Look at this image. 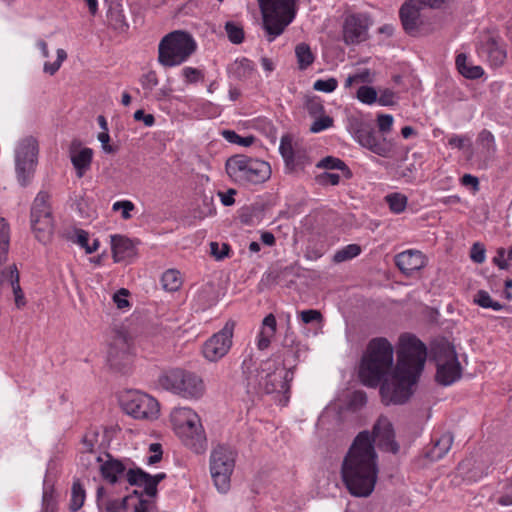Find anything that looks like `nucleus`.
Listing matches in <instances>:
<instances>
[{
	"label": "nucleus",
	"instance_id": "35",
	"mask_svg": "<svg viewBox=\"0 0 512 512\" xmlns=\"http://www.w3.org/2000/svg\"><path fill=\"white\" fill-rule=\"evenodd\" d=\"M9 243V225L4 218L0 217V265L8 258Z\"/></svg>",
	"mask_w": 512,
	"mask_h": 512
},
{
	"label": "nucleus",
	"instance_id": "50",
	"mask_svg": "<svg viewBox=\"0 0 512 512\" xmlns=\"http://www.w3.org/2000/svg\"><path fill=\"white\" fill-rule=\"evenodd\" d=\"M357 98L362 103L371 105L377 101V91L371 86H361L357 91Z\"/></svg>",
	"mask_w": 512,
	"mask_h": 512
},
{
	"label": "nucleus",
	"instance_id": "33",
	"mask_svg": "<svg viewBox=\"0 0 512 512\" xmlns=\"http://www.w3.org/2000/svg\"><path fill=\"white\" fill-rule=\"evenodd\" d=\"M86 492L79 479L74 480L71 488L70 511L77 512L84 504Z\"/></svg>",
	"mask_w": 512,
	"mask_h": 512
},
{
	"label": "nucleus",
	"instance_id": "19",
	"mask_svg": "<svg viewBox=\"0 0 512 512\" xmlns=\"http://www.w3.org/2000/svg\"><path fill=\"white\" fill-rule=\"evenodd\" d=\"M423 8L415 0H406L399 11L400 20L406 33L416 36L423 24L421 11Z\"/></svg>",
	"mask_w": 512,
	"mask_h": 512
},
{
	"label": "nucleus",
	"instance_id": "52",
	"mask_svg": "<svg viewBox=\"0 0 512 512\" xmlns=\"http://www.w3.org/2000/svg\"><path fill=\"white\" fill-rule=\"evenodd\" d=\"M333 118L328 115H319L318 118L312 123L310 131L318 133L333 126Z\"/></svg>",
	"mask_w": 512,
	"mask_h": 512
},
{
	"label": "nucleus",
	"instance_id": "51",
	"mask_svg": "<svg viewBox=\"0 0 512 512\" xmlns=\"http://www.w3.org/2000/svg\"><path fill=\"white\" fill-rule=\"evenodd\" d=\"M479 144L486 149L488 153L496 150L495 139L493 134L488 130H482L478 135Z\"/></svg>",
	"mask_w": 512,
	"mask_h": 512
},
{
	"label": "nucleus",
	"instance_id": "3",
	"mask_svg": "<svg viewBox=\"0 0 512 512\" xmlns=\"http://www.w3.org/2000/svg\"><path fill=\"white\" fill-rule=\"evenodd\" d=\"M393 363L394 348L392 344L384 337L371 339L359 367L361 382L368 387H377L382 379L392 371Z\"/></svg>",
	"mask_w": 512,
	"mask_h": 512
},
{
	"label": "nucleus",
	"instance_id": "61",
	"mask_svg": "<svg viewBox=\"0 0 512 512\" xmlns=\"http://www.w3.org/2000/svg\"><path fill=\"white\" fill-rule=\"evenodd\" d=\"M485 252V247L482 244L474 243L470 251V257L475 263L481 264L485 261Z\"/></svg>",
	"mask_w": 512,
	"mask_h": 512
},
{
	"label": "nucleus",
	"instance_id": "11",
	"mask_svg": "<svg viewBox=\"0 0 512 512\" xmlns=\"http://www.w3.org/2000/svg\"><path fill=\"white\" fill-rule=\"evenodd\" d=\"M349 129L362 147L381 157L390 155L392 144L386 138L379 140L371 123L354 118L350 121Z\"/></svg>",
	"mask_w": 512,
	"mask_h": 512
},
{
	"label": "nucleus",
	"instance_id": "15",
	"mask_svg": "<svg viewBox=\"0 0 512 512\" xmlns=\"http://www.w3.org/2000/svg\"><path fill=\"white\" fill-rule=\"evenodd\" d=\"M264 366L256 375L259 390L266 394L287 391L289 389L288 371L271 362H266Z\"/></svg>",
	"mask_w": 512,
	"mask_h": 512
},
{
	"label": "nucleus",
	"instance_id": "64",
	"mask_svg": "<svg viewBox=\"0 0 512 512\" xmlns=\"http://www.w3.org/2000/svg\"><path fill=\"white\" fill-rule=\"evenodd\" d=\"M129 295V291L125 288H121L113 296V301L119 309H123L129 306V302L126 297Z\"/></svg>",
	"mask_w": 512,
	"mask_h": 512
},
{
	"label": "nucleus",
	"instance_id": "22",
	"mask_svg": "<svg viewBox=\"0 0 512 512\" xmlns=\"http://www.w3.org/2000/svg\"><path fill=\"white\" fill-rule=\"evenodd\" d=\"M112 254L115 262H121L133 258L136 255L135 244L129 238L122 235L111 236Z\"/></svg>",
	"mask_w": 512,
	"mask_h": 512
},
{
	"label": "nucleus",
	"instance_id": "2",
	"mask_svg": "<svg viewBox=\"0 0 512 512\" xmlns=\"http://www.w3.org/2000/svg\"><path fill=\"white\" fill-rule=\"evenodd\" d=\"M341 479L348 492L359 498L370 496L378 480V455L367 430L354 438L341 464Z\"/></svg>",
	"mask_w": 512,
	"mask_h": 512
},
{
	"label": "nucleus",
	"instance_id": "37",
	"mask_svg": "<svg viewBox=\"0 0 512 512\" xmlns=\"http://www.w3.org/2000/svg\"><path fill=\"white\" fill-rule=\"evenodd\" d=\"M318 168H324L328 170L338 169L341 170L346 178L352 177V172L349 167L339 158L333 156H327L323 158L318 164Z\"/></svg>",
	"mask_w": 512,
	"mask_h": 512
},
{
	"label": "nucleus",
	"instance_id": "23",
	"mask_svg": "<svg viewBox=\"0 0 512 512\" xmlns=\"http://www.w3.org/2000/svg\"><path fill=\"white\" fill-rule=\"evenodd\" d=\"M462 368L458 358L448 362H441L437 364L436 381L443 385L448 386L460 379Z\"/></svg>",
	"mask_w": 512,
	"mask_h": 512
},
{
	"label": "nucleus",
	"instance_id": "41",
	"mask_svg": "<svg viewBox=\"0 0 512 512\" xmlns=\"http://www.w3.org/2000/svg\"><path fill=\"white\" fill-rule=\"evenodd\" d=\"M361 246L358 244H349L338 250L333 256V262L342 263L357 257L361 253Z\"/></svg>",
	"mask_w": 512,
	"mask_h": 512
},
{
	"label": "nucleus",
	"instance_id": "17",
	"mask_svg": "<svg viewBox=\"0 0 512 512\" xmlns=\"http://www.w3.org/2000/svg\"><path fill=\"white\" fill-rule=\"evenodd\" d=\"M369 18L364 14H351L343 24V41L356 45L368 39Z\"/></svg>",
	"mask_w": 512,
	"mask_h": 512
},
{
	"label": "nucleus",
	"instance_id": "8",
	"mask_svg": "<svg viewBox=\"0 0 512 512\" xmlns=\"http://www.w3.org/2000/svg\"><path fill=\"white\" fill-rule=\"evenodd\" d=\"M159 385L185 399H198L204 394V383L196 374L175 368L165 371L158 378Z\"/></svg>",
	"mask_w": 512,
	"mask_h": 512
},
{
	"label": "nucleus",
	"instance_id": "43",
	"mask_svg": "<svg viewBox=\"0 0 512 512\" xmlns=\"http://www.w3.org/2000/svg\"><path fill=\"white\" fill-rule=\"evenodd\" d=\"M254 72V64L248 58L236 60L233 66V73L239 79L249 78Z\"/></svg>",
	"mask_w": 512,
	"mask_h": 512
},
{
	"label": "nucleus",
	"instance_id": "42",
	"mask_svg": "<svg viewBox=\"0 0 512 512\" xmlns=\"http://www.w3.org/2000/svg\"><path fill=\"white\" fill-rule=\"evenodd\" d=\"M473 302L482 308H490L495 311H499L504 307L500 302L493 300L490 294L485 290H479L475 294Z\"/></svg>",
	"mask_w": 512,
	"mask_h": 512
},
{
	"label": "nucleus",
	"instance_id": "26",
	"mask_svg": "<svg viewBox=\"0 0 512 512\" xmlns=\"http://www.w3.org/2000/svg\"><path fill=\"white\" fill-rule=\"evenodd\" d=\"M431 353L436 365L457 359L455 347L446 339L434 341L431 345Z\"/></svg>",
	"mask_w": 512,
	"mask_h": 512
},
{
	"label": "nucleus",
	"instance_id": "49",
	"mask_svg": "<svg viewBox=\"0 0 512 512\" xmlns=\"http://www.w3.org/2000/svg\"><path fill=\"white\" fill-rule=\"evenodd\" d=\"M296 344V336L293 332H287L282 341V346L284 349H287L281 353V357H283V361H286V357L291 354L293 357L298 355V350L294 349Z\"/></svg>",
	"mask_w": 512,
	"mask_h": 512
},
{
	"label": "nucleus",
	"instance_id": "14",
	"mask_svg": "<svg viewBox=\"0 0 512 512\" xmlns=\"http://www.w3.org/2000/svg\"><path fill=\"white\" fill-rule=\"evenodd\" d=\"M235 322L228 320L223 328L213 334L203 345V356L210 362L223 358L232 346Z\"/></svg>",
	"mask_w": 512,
	"mask_h": 512
},
{
	"label": "nucleus",
	"instance_id": "5",
	"mask_svg": "<svg viewBox=\"0 0 512 512\" xmlns=\"http://www.w3.org/2000/svg\"><path fill=\"white\" fill-rule=\"evenodd\" d=\"M170 420L176 434L185 446L196 453L206 448V436L199 416L190 408L178 407L173 409Z\"/></svg>",
	"mask_w": 512,
	"mask_h": 512
},
{
	"label": "nucleus",
	"instance_id": "36",
	"mask_svg": "<svg viewBox=\"0 0 512 512\" xmlns=\"http://www.w3.org/2000/svg\"><path fill=\"white\" fill-rule=\"evenodd\" d=\"M161 282L163 289L169 292L177 291L182 285L180 273L174 269H169L164 272L161 278Z\"/></svg>",
	"mask_w": 512,
	"mask_h": 512
},
{
	"label": "nucleus",
	"instance_id": "27",
	"mask_svg": "<svg viewBox=\"0 0 512 512\" xmlns=\"http://www.w3.org/2000/svg\"><path fill=\"white\" fill-rule=\"evenodd\" d=\"M277 322L275 316L270 313L264 317L262 328L258 335L257 347L259 350H265L269 347L271 339L276 333Z\"/></svg>",
	"mask_w": 512,
	"mask_h": 512
},
{
	"label": "nucleus",
	"instance_id": "16",
	"mask_svg": "<svg viewBox=\"0 0 512 512\" xmlns=\"http://www.w3.org/2000/svg\"><path fill=\"white\" fill-rule=\"evenodd\" d=\"M478 52L485 56L494 67H500L507 58L506 47L502 39L490 32H484L481 35Z\"/></svg>",
	"mask_w": 512,
	"mask_h": 512
},
{
	"label": "nucleus",
	"instance_id": "29",
	"mask_svg": "<svg viewBox=\"0 0 512 512\" xmlns=\"http://www.w3.org/2000/svg\"><path fill=\"white\" fill-rule=\"evenodd\" d=\"M117 360L116 362L112 361L111 359V349L108 350V363L110 367L120 373H127L130 370V367L133 362V351H118L117 353Z\"/></svg>",
	"mask_w": 512,
	"mask_h": 512
},
{
	"label": "nucleus",
	"instance_id": "57",
	"mask_svg": "<svg viewBox=\"0 0 512 512\" xmlns=\"http://www.w3.org/2000/svg\"><path fill=\"white\" fill-rule=\"evenodd\" d=\"M142 477H146L148 479H151V484L148 487V496L155 497L157 495V486L158 484L163 481L166 478L165 473H158L156 475L151 474H140Z\"/></svg>",
	"mask_w": 512,
	"mask_h": 512
},
{
	"label": "nucleus",
	"instance_id": "53",
	"mask_svg": "<svg viewBox=\"0 0 512 512\" xmlns=\"http://www.w3.org/2000/svg\"><path fill=\"white\" fill-rule=\"evenodd\" d=\"M67 58V53L64 49H58L57 50V60L53 63L46 62L44 64V72L54 75L59 68L61 67V64L64 60Z\"/></svg>",
	"mask_w": 512,
	"mask_h": 512
},
{
	"label": "nucleus",
	"instance_id": "9",
	"mask_svg": "<svg viewBox=\"0 0 512 512\" xmlns=\"http://www.w3.org/2000/svg\"><path fill=\"white\" fill-rule=\"evenodd\" d=\"M236 452L226 445H217L210 455V473L221 493L230 489V478L235 467Z\"/></svg>",
	"mask_w": 512,
	"mask_h": 512
},
{
	"label": "nucleus",
	"instance_id": "48",
	"mask_svg": "<svg viewBox=\"0 0 512 512\" xmlns=\"http://www.w3.org/2000/svg\"><path fill=\"white\" fill-rule=\"evenodd\" d=\"M222 135L230 143L238 144L244 147L250 146L255 140L253 136L241 137L233 130H224Z\"/></svg>",
	"mask_w": 512,
	"mask_h": 512
},
{
	"label": "nucleus",
	"instance_id": "4",
	"mask_svg": "<svg viewBox=\"0 0 512 512\" xmlns=\"http://www.w3.org/2000/svg\"><path fill=\"white\" fill-rule=\"evenodd\" d=\"M228 176L240 185L261 184L271 177L268 162L243 154L229 157L225 163Z\"/></svg>",
	"mask_w": 512,
	"mask_h": 512
},
{
	"label": "nucleus",
	"instance_id": "47",
	"mask_svg": "<svg viewBox=\"0 0 512 512\" xmlns=\"http://www.w3.org/2000/svg\"><path fill=\"white\" fill-rule=\"evenodd\" d=\"M76 238H77V240H76L77 244H79L82 248H84L85 252L87 254H91V253L95 252L99 247V241L97 239H95L93 241L92 245H89V243H88L89 234L85 230H82V229L76 230Z\"/></svg>",
	"mask_w": 512,
	"mask_h": 512
},
{
	"label": "nucleus",
	"instance_id": "10",
	"mask_svg": "<svg viewBox=\"0 0 512 512\" xmlns=\"http://www.w3.org/2000/svg\"><path fill=\"white\" fill-rule=\"evenodd\" d=\"M49 199V194L41 191L34 199L31 207V228L36 239L43 244L51 240L54 232V218Z\"/></svg>",
	"mask_w": 512,
	"mask_h": 512
},
{
	"label": "nucleus",
	"instance_id": "63",
	"mask_svg": "<svg viewBox=\"0 0 512 512\" xmlns=\"http://www.w3.org/2000/svg\"><path fill=\"white\" fill-rule=\"evenodd\" d=\"M395 96L394 91L390 89H384L381 91L380 96L377 97V101L381 106H392L395 104Z\"/></svg>",
	"mask_w": 512,
	"mask_h": 512
},
{
	"label": "nucleus",
	"instance_id": "12",
	"mask_svg": "<svg viewBox=\"0 0 512 512\" xmlns=\"http://www.w3.org/2000/svg\"><path fill=\"white\" fill-rule=\"evenodd\" d=\"M121 404L123 410L135 419L154 420L159 415L157 400L139 391H128Z\"/></svg>",
	"mask_w": 512,
	"mask_h": 512
},
{
	"label": "nucleus",
	"instance_id": "56",
	"mask_svg": "<svg viewBox=\"0 0 512 512\" xmlns=\"http://www.w3.org/2000/svg\"><path fill=\"white\" fill-rule=\"evenodd\" d=\"M337 86H338V81L335 78L331 77L326 80H322V79L317 80L314 83L313 88L316 91L331 93L337 88Z\"/></svg>",
	"mask_w": 512,
	"mask_h": 512
},
{
	"label": "nucleus",
	"instance_id": "28",
	"mask_svg": "<svg viewBox=\"0 0 512 512\" xmlns=\"http://www.w3.org/2000/svg\"><path fill=\"white\" fill-rule=\"evenodd\" d=\"M453 435L450 432H446L436 440L434 446L427 452V457L432 461L442 459L450 450L453 443Z\"/></svg>",
	"mask_w": 512,
	"mask_h": 512
},
{
	"label": "nucleus",
	"instance_id": "25",
	"mask_svg": "<svg viewBox=\"0 0 512 512\" xmlns=\"http://www.w3.org/2000/svg\"><path fill=\"white\" fill-rule=\"evenodd\" d=\"M111 349V359L116 362L118 351H133V339L124 328L114 329L111 342L109 345Z\"/></svg>",
	"mask_w": 512,
	"mask_h": 512
},
{
	"label": "nucleus",
	"instance_id": "54",
	"mask_svg": "<svg viewBox=\"0 0 512 512\" xmlns=\"http://www.w3.org/2000/svg\"><path fill=\"white\" fill-rule=\"evenodd\" d=\"M159 83L157 73L150 70L140 78V84L144 90L152 91Z\"/></svg>",
	"mask_w": 512,
	"mask_h": 512
},
{
	"label": "nucleus",
	"instance_id": "59",
	"mask_svg": "<svg viewBox=\"0 0 512 512\" xmlns=\"http://www.w3.org/2000/svg\"><path fill=\"white\" fill-rule=\"evenodd\" d=\"M182 75L189 84L203 80L204 76L201 70L193 67H185L182 69Z\"/></svg>",
	"mask_w": 512,
	"mask_h": 512
},
{
	"label": "nucleus",
	"instance_id": "55",
	"mask_svg": "<svg viewBox=\"0 0 512 512\" xmlns=\"http://www.w3.org/2000/svg\"><path fill=\"white\" fill-rule=\"evenodd\" d=\"M99 433L96 429L88 430L82 438V444L86 452H93L95 445L98 443Z\"/></svg>",
	"mask_w": 512,
	"mask_h": 512
},
{
	"label": "nucleus",
	"instance_id": "13",
	"mask_svg": "<svg viewBox=\"0 0 512 512\" xmlns=\"http://www.w3.org/2000/svg\"><path fill=\"white\" fill-rule=\"evenodd\" d=\"M38 142L33 137L23 139L15 155L16 171L18 181L22 186H26L34 173L37 164Z\"/></svg>",
	"mask_w": 512,
	"mask_h": 512
},
{
	"label": "nucleus",
	"instance_id": "58",
	"mask_svg": "<svg viewBox=\"0 0 512 512\" xmlns=\"http://www.w3.org/2000/svg\"><path fill=\"white\" fill-rule=\"evenodd\" d=\"M394 118L390 114H379L377 116V125L379 132L387 134L391 131Z\"/></svg>",
	"mask_w": 512,
	"mask_h": 512
},
{
	"label": "nucleus",
	"instance_id": "46",
	"mask_svg": "<svg viewBox=\"0 0 512 512\" xmlns=\"http://www.w3.org/2000/svg\"><path fill=\"white\" fill-rule=\"evenodd\" d=\"M225 30L228 36V39L234 44H240L244 40V30L243 28L234 23L227 22L225 25Z\"/></svg>",
	"mask_w": 512,
	"mask_h": 512
},
{
	"label": "nucleus",
	"instance_id": "45",
	"mask_svg": "<svg viewBox=\"0 0 512 512\" xmlns=\"http://www.w3.org/2000/svg\"><path fill=\"white\" fill-rule=\"evenodd\" d=\"M305 108L312 117H318L324 114L323 103L317 96H307L305 99Z\"/></svg>",
	"mask_w": 512,
	"mask_h": 512
},
{
	"label": "nucleus",
	"instance_id": "6",
	"mask_svg": "<svg viewBox=\"0 0 512 512\" xmlns=\"http://www.w3.org/2000/svg\"><path fill=\"white\" fill-rule=\"evenodd\" d=\"M196 48V42L188 32L173 31L163 37L159 43L158 62L164 67L181 65L195 52Z\"/></svg>",
	"mask_w": 512,
	"mask_h": 512
},
{
	"label": "nucleus",
	"instance_id": "21",
	"mask_svg": "<svg viewBox=\"0 0 512 512\" xmlns=\"http://www.w3.org/2000/svg\"><path fill=\"white\" fill-rule=\"evenodd\" d=\"M395 263L402 273L410 276L425 267L426 258L418 250H406L395 256Z\"/></svg>",
	"mask_w": 512,
	"mask_h": 512
},
{
	"label": "nucleus",
	"instance_id": "20",
	"mask_svg": "<svg viewBox=\"0 0 512 512\" xmlns=\"http://www.w3.org/2000/svg\"><path fill=\"white\" fill-rule=\"evenodd\" d=\"M81 146L82 143L79 140H73L69 148L70 160L78 178H82L91 168L93 159V150Z\"/></svg>",
	"mask_w": 512,
	"mask_h": 512
},
{
	"label": "nucleus",
	"instance_id": "40",
	"mask_svg": "<svg viewBox=\"0 0 512 512\" xmlns=\"http://www.w3.org/2000/svg\"><path fill=\"white\" fill-rule=\"evenodd\" d=\"M42 512H57V495L52 485H44Z\"/></svg>",
	"mask_w": 512,
	"mask_h": 512
},
{
	"label": "nucleus",
	"instance_id": "24",
	"mask_svg": "<svg viewBox=\"0 0 512 512\" xmlns=\"http://www.w3.org/2000/svg\"><path fill=\"white\" fill-rule=\"evenodd\" d=\"M108 459L100 466V474L108 483L114 485L124 475L126 467L122 461L107 455Z\"/></svg>",
	"mask_w": 512,
	"mask_h": 512
},
{
	"label": "nucleus",
	"instance_id": "39",
	"mask_svg": "<svg viewBox=\"0 0 512 512\" xmlns=\"http://www.w3.org/2000/svg\"><path fill=\"white\" fill-rule=\"evenodd\" d=\"M385 201L388 204L391 212L395 214H400L406 209L408 198L402 193L394 192L388 194L385 197Z\"/></svg>",
	"mask_w": 512,
	"mask_h": 512
},
{
	"label": "nucleus",
	"instance_id": "44",
	"mask_svg": "<svg viewBox=\"0 0 512 512\" xmlns=\"http://www.w3.org/2000/svg\"><path fill=\"white\" fill-rule=\"evenodd\" d=\"M133 502V495H127L122 499H111L105 503L106 512H127Z\"/></svg>",
	"mask_w": 512,
	"mask_h": 512
},
{
	"label": "nucleus",
	"instance_id": "62",
	"mask_svg": "<svg viewBox=\"0 0 512 512\" xmlns=\"http://www.w3.org/2000/svg\"><path fill=\"white\" fill-rule=\"evenodd\" d=\"M134 209V204L131 201H118L113 204V210H122V218L129 219L130 212Z\"/></svg>",
	"mask_w": 512,
	"mask_h": 512
},
{
	"label": "nucleus",
	"instance_id": "34",
	"mask_svg": "<svg viewBox=\"0 0 512 512\" xmlns=\"http://www.w3.org/2000/svg\"><path fill=\"white\" fill-rule=\"evenodd\" d=\"M19 283V271L15 264L9 265L0 271V290L6 287L13 288Z\"/></svg>",
	"mask_w": 512,
	"mask_h": 512
},
{
	"label": "nucleus",
	"instance_id": "18",
	"mask_svg": "<svg viewBox=\"0 0 512 512\" xmlns=\"http://www.w3.org/2000/svg\"><path fill=\"white\" fill-rule=\"evenodd\" d=\"M370 437L373 438V446L375 443L379 449L391 452L393 454L398 453L399 445L395 440V432L392 423L387 417L381 416L378 418L373 426Z\"/></svg>",
	"mask_w": 512,
	"mask_h": 512
},
{
	"label": "nucleus",
	"instance_id": "32",
	"mask_svg": "<svg viewBox=\"0 0 512 512\" xmlns=\"http://www.w3.org/2000/svg\"><path fill=\"white\" fill-rule=\"evenodd\" d=\"M295 55L297 58L298 68L305 70L311 66L315 60L311 48L306 43H300L295 47Z\"/></svg>",
	"mask_w": 512,
	"mask_h": 512
},
{
	"label": "nucleus",
	"instance_id": "1",
	"mask_svg": "<svg viewBox=\"0 0 512 512\" xmlns=\"http://www.w3.org/2000/svg\"><path fill=\"white\" fill-rule=\"evenodd\" d=\"M427 358L425 344L412 334L399 337L397 363L390 378L381 381L380 395L385 405L406 403L414 393Z\"/></svg>",
	"mask_w": 512,
	"mask_h": 512
},
{
	"label": "nucleus",
	"instance_id": "31",
	"mask_svg": "<svg viewBox=\"0 0 512 512\" xmlns=\"http://www.w3.org/2000/svg\"><path fill=\"white\" fill-rule=\"evenodd\" d=\"M297 146L292 143L290 135H283L280 141L279 151L285 160L287 166L295 167Z\"/></svg>",
	"mask_w": 512,
	"mask_h": 512
},
{
	"label": "nucleus",
	"instance_id": "30",
	"mask_svg": "<svg viewBox=\"0 0 512 512\" xmlns=\"http://www.w3.org/2000/svg\"><path fill=\"white\" fill-rule=\"evenodd\" d=\"M456 67L461 75L469 79L480 78L484 71L480 66H473L467 64V56L464 53H460L456 56Z\"/></svg>",
	"mask_w": 512,
	"mask_h": 512
},
{
	"label": "nucleus",
	"instance_id": "7",
	"mask_svg": "<svg viewBox=\"0 0 512 512\" xmlns=\"http://www.w3.org/2000/svg\"><path fill=\"white\" fill-rule=\"evenodd\" d=\"M262 16L263 28L272 42L281 35L295 17V0H258Z\"/></svg>",
	"mask_w": 512,
	"mask_h": 512
},
{
	"label": "nucleus",
	"instance_id": "38",
	"mask_svg": "<svg viewBox=\"0 0 512 512\" xmlns=\"http://www.w3.org/2000/svg\"><path fill=\"white\" fill-rule=\"evenodd\" d=\"M140 474H148L141 468L129 469L126 472L127 481L131 486H144V493L148 495V487L151 484V479L144 478Z\"/></svg>",
	"mask_w": 512,
	"mask_h": 512
},
{
	"label": "nucleus",
	"instance_id": "60",
	"mask_svg": "<svg viewBox=\"0 0 512 512\" xmlns=\"http://www.w3.org/2000/svg\"><path fill=\"white\" fill-rule=\"evenodd\" d=\"M210 250H211V254L217 260H221V259L225 258L226 256H228V253L230 251V246L226 243H223L220 248L219 244L217 242H211Z\"/></svg>",
	"mask_w": 512,
	"mask_h": 512
}]
</instances>
